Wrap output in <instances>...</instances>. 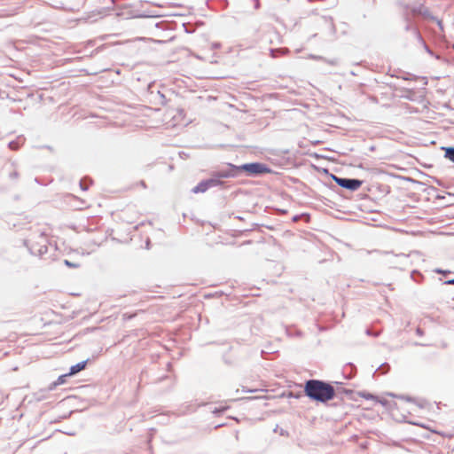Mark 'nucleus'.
I'll return each instance as SVG.
<instances>
[{
    "label": "nucleus",
    "instance_id": "f257e3e1",
    "mask_svg": "<svg viewBox=\"0 0 454 454\" xmlns=\"http://www.w3.org/2000/svg\"><path fill=\"white\" fill-rule=\"evenodd\" d=\"M337 390L328 382L320 380H309L305 382V395L311 400L319 403H327L334 398Z\"/></svg>",
    "mask_w": 454,
    "mask_h": 454
},
{
    "label": "nucleus",
    "instance_id": "f03ea898",
    "mask_svg": "<svg viewBox=\"0 0 454 454\" xmlns=\"http://www.w3.org/2000/svg\"><path fill=\"white\" fill-rule=\"evenodd\" d=\"M24 244L34 255L43 257L48 252L49 241L43 231L33 232Z\"/></svg>",
    "mask_w": 454,
    "mask_h": 454
},
{
    "label": "nucleus",
    "instance_id": "7ed1b4c3",
    "mask_svg": "<svg viewBox=\"0 0 454 454\" xmlns=\"http://www.w3.org/2000/svg\"><path fill=\"white\" fill-rule=\"evenodd\" d=\"M239 173L241 171L247 172V176H257L264 173H270V169L263 163L251 162L239 166Z\"/></svg>",
    "mask_w": 454,
    "mask_h": 454
},
{
    "label": "nucleus",
    "instance_id": "20e7f679",
    "mask_svg": "<svg viewBox=\"0 0 454 454\" xmlns=\"http://www.w3.org/2000/svg\"><path fill=\"white\" fill-rule=\"evenodd\" d=\"M333 179L339 186L352 192L358 190L363 184L361 180L356 178H343L333 176Z\"/></svg>",
    "mask_w": 454,
    "mask_h": 454
},
{
    "label": "nucleus",
    "instance_id": "39448f33",
    "mask_svg": "<svg viewBox=\"0 0 454 454\" xmlns=\"http://www.w3.org/2000/svg\"><path fill=\"white\" fill-rule=\"evenodd\" d=\"M216 174V176L220 178H230V177H236L239 175V166L233 165V164H228L226 168L220 169L218 171L215 172Z\"/></svg>",
    "mask_w": 454,
    "mask_h": 454
},
{
    "label": "nucleus",
    "instance_id": "423d86ee",
    "mask_svg": "<svg viewBox=\"0 0 454 454\" xmlns=\"http://www.w3.org/2000/svg\"><path fill=\"white\" fill-rule=\"evenodd\" d=\"M70 376L69 373H66V374H63V375H60L59 376V378L57 379V380L51 382L48 387H47V390L48 391H52L54 390L59 385H62L66 382V379Z\"/></svg>",
    "mask_w": 454,
    "mask_h": 454
},
{
    "label": "nucleus",
    "instance_id": "0eeeda50",
    "mask_svg": "<svg viewBox=\"0 0 454 454\" xmlns=\"http://www.w3.org/2000/svg\"><path fill=\"white\" fill-rule=\"evenodd\" d=\"M87 362L88 360H84V361H82L74 365H72L70 367V370H69V375L72 376V375H74L76 374L77 372H81L82 370H83L85 367H86V364H87Z\"/></svg>",
    "mask_w": 454,
    "mask_h": 454
},
{
    "label": "nucleus",
    "instance_id": "6e6552de",
    "mask_svg": "<svg viewBox=\"0 0 454 454\" xmlns=\"http://www.w3.org/2000/svg\"><path fill=\"white\" fill-rule=\"evenodd\" d=\"M208 189H209V186H208L207 180H203V181L200 182L196 186H194L192 191L193 193H199V192H205Z\"/></svg>",
    "mask_w": 454,
    "mask_h": 454
},
{
    "label": "nucleus",
    "instance_id": "1a4fd4ad",
    "mask_svg": "<svg viewBox=\"0 0 454 454\" xmlns=\"http://www.w3.org/2000/svg\"><path fill=\"white\" fill-rule=\"evenodd\" d=\"M412 12L414 14H419V15H422L426 18H428V19H431V17H433L431 14H430V12L425 8L424 6H419V7H415L412 9Z\"/></svg>",
    "mask_w": 454,
    "mask_h": 454
},
{
    "label": "nucleus",
    "instance_id": "9d476101",
    "mask_svg": "<svg viewBox=\"0 0 454 454\" xmlns=\"http://www.w3.org/2000/svg\"><path fill=\"white\" fill-rule=\"evenodd\" d=\"M413 35H415L419 43L424 47L427 52H428L430 55H433L432 51L428 48L418 29H413Z\"/></svg>",
    "mask_w": 454,
    "mask_h": 454
},
{
    "label": "nucleus",
    "instance_id": "9b49d317",
    "mask_svg": "<svg viewBox=\"0 0 454 454\" xmlns=\"http://www.w3.org/2000/svg\"><path fill=\"white\" fill-rule=\"evenodd\" d=\"M209 188L220 186L223 184V182L220 180L216 174L214 172L211 178L206 179Z\"/></svg>",
    "mask_w": 454,
    "mask_h": 454
},
{
    "label": "nucleus",
    "instance_id": "f8f14e48",
    "mask_svg": "<svg viewBox=\"0 0 454 454\" xmlns=\"http://www.w3.org/2000/svg\"><path fill=\"white\" fill-rule=\"evenodd\" d=\"M445 157L454 163V147L445 148Z\"/></svg>",
    "mask_w": 454,
    "mask_h": 454
},
{
    "label": "nucleus",
    "instance_id": "ddd939ff",
    "mask_svg": "<svg viewBox=\"0 0 454 454\" xmlns=\"http://www.w3.org/2000/svg\"><path fill=\"white\" fill-rule=\"evenodd\" d=\"M389 369H390V365L387 363L382 364L378 368V370H380L383 374L387 373L389 371Z\"/></svg>",
    "mask_w": 454,
    "mask_h": 454
},
{
    "label": "nucleus",
    "instance_id": "4468645a",
    "mask_svg": "<svg viewBox=\"0 0 454 454\" xmlns=\"http://www.w3.org/2000/svg\"><path fill=\"white\" fill-rule=\"evenodd\" d=\"M8 146L12 150H18L20 148V143L18 141H11Z\"/></svg>",
    "mask_w": 454,
    "mask_h": 454
},
{
    "label": "nucleus",
    "instance_id": "2eb2a0df",
    "mask_svg": "<svg viewBox=\"0 0 454 454\" xmlns=\"http://www.w3.org/2000/svg\"><path fill=\"white\" fill-rule=\"evenodd\" d=\"M19 177V172L14 168L13 170L10 171L9 173V178L12 180H16Z\"/></svg>",
    "mask_w": 454,
    "mask_h": 454
},
{
    "label": "nucleus",
    "instance_id": "dca6fc26",
    "mask_svg": "<svg viewBox=\"0 0 454 454\" xmlns=\"http://www.w3.org/2000/svg\"><path fill=\"white\" fill-rule=\"evenodd\" d=\"M286 51L282 50V49H271L270 50V55L272 58H276L277 57V52H281V53H284Z\"/></svg>",
    "mask_w": 454,
    "mask_h": 454
},
{
    "label": "nucleus",
    "instance_id": "f3484780",
    "mask_svg": "<svg viewBox=\"0 0 454 454\" xmlns=\"http://www.w3.org/2000/svg\"><path fill=\"white\" fill-rule=\"evenodd\" d=\"M323 61H325V63L331 65V66H337L338 65V60L336 59H326L324 58Z\"/></svg>",
    "mask_w": 454,
    "mask_h": 454
},
{
    "label": "nucleus",
    "instance_id": "a211bd4d",
    "mask_svg": "<svg viewBox=\"0 0 454 454\" xmlns=\"http://www.w3.org/2000/svg\"><path fill=\"white\" fill-rule=\"evenodd\" d=\"M64 263L69 267V268H78L79 267V264L78 263H74L68 260H65L64 261Z\"/></svg>",
    "mask_w": 454,
    "mask_h": 454
},
{
    "label": "nucleus",
    "instance_id": "6ab92c4d",
    "mask_svg": "<svg viewBox=\"0 0 454 454\" xmlns=\"http://www.w3.org/2000/svg\"><path fill=\"white\" fill-rule=\"evenodd\" d=\"M326 20H328L330 22V25H331V31L333 34L335 33L336 29H335V26L333 24V19L330 17V18H325Z\"/></svg>",
    "mask_w": 454,
    "mask_h": 454
},
{
    "label": "nucleus",
    "instance_id": "aec40b11",
    "mask_svg": "<svg viewBox=\"0 0 454 454\" xmlns=\"http://www.w3.org/2000/svg\"><path fill=\"white\" fill-rule=\"evenodd\" d=\"M431 20H434L436 23H437V26L439 27V28L441 30H443V26H442V20H438L437 18L435 17H431Z\"/></svg>",
    "mask_w": 454,
    "mask_h": 454
},
{
    "label": "nucleus",
    "instance_id": "412c9836",
    "mask_svg": "<svg viewBox=\"0 0 454 454\" xmlns=\"http://www.w3.org/2000/svg\"><path fill=\"white\" fill-rule=\"evenodd\" d=\"M309 59H314V60H323L324 59V57L322 56H318V55H313V54H310L309 56Z\"/></svg>",
    "mask_w": 454,
    "mask_h": 454
},
{
    "label": "nucleus",
    "instance_id": "4be33fe9",
    "mask_svg": "<svg viewBox=\"0 0 454 454\" xmlns=\"http://www.w3.org/2000/svg\"><path fill=\"white\" fill-rule=\"evenodd\" d=\"M80 187L83 191H87L88 188H89V186L87 184H85V180H81L80 181Z\"/></svg>",
    "mask_w": 454,
    "mask_h": 454
},
{
    "label": "nucleus",
    "instance_id": "5701e85b",
    "mask_svg": "<svg viewBox=\"0 0 454 454\" xmlns=\"http://www.w3.org/2000/svg\"><path fill=\"white\" fill-rule=\"evenodd\" d=\"M416 333H417L419 336H422V335L424 334V331H423L421 328L418 327V328L416 329Z\"/></svg>",
    "mask_w": 454,
    "mask_h": 454
},
{
    "label": "nucleus",
    "instance_id": "b1692460",
    "mask_svg": "<svg viewBox=\"0 0 454 454\" xmlns=\"http://www.w3.org/2000/svg\"><path fill=\"white\" fill-rule=\"evenodd\" d=\"M445 285H454V278L452 279H450V280H446L444 282Z\"/></svg>",
    "mask_w": 454,
    "mask_h": 454
},
{
    "label": "nucleus",
    "instance_id": "393cba45",
    "mask_svg": "<svg viewBox=\"0 0 454 454\" xmlns=\"http://www.w3.org/2000/svg\"><path fill=\"white\" fill-rule=\"evenodd\" d=\"M435 272L439 273V274H446L447 273L446 271H443L442 270H440V269L435 270Z\"/></svg>",
    "mask_w": 454,
    "mask_h": 454
},
{
    "label": "nucleus",
    "instance_id": "a878e982",
    "mask_svg": "<svg viewBox=\"0 0 454 454\" xmlns=\"http://www.w3.org/2000/svg\"><path fill=\"white\" fill-rule=\"evenodd\" d=\"M405 29L406 30H410L411 29L413 31L414 28H411V25L410 24H407L406 27H405Z\"/></svg>",
    "mask_w": 454,
    "mask_h": 454
},
{
    "label": "nucleus",
    "instance_id": "bb28decb",
    "mask_svg": "<svg viewBox=\"0 0 454 454\" xmlns=\"http://www.w3.org/2000/svg\"><path fill=\"white\" fill-rule=\"evenodd\" d=\"M149 247H150V240L147 239V241H146V248L149 249Z\"/></svg>",
    "mask_w": 454,
    "mask_h": 454
},
{
    "label": "nucleus",
    "instance_id": "cd10ccee",
    "mask_svg": "<svg viewBox=\"0 0 454 454\" xmlns=\"http://www.w3.org/2000/svg\"><path fill=\"white\" fill-rule=\"evenodd\" d=\"M366 333H367L368 335L372 334V332H371V330H366Z\"/></svg>",
    "mask_w": 454,
    "mask_h": 454
},
{
    "label": "nucleus",
    "instance_id": "c85d7f7f",
    "mask_svg": "<svg viewBox=\"0 0 454 454\" xmlns=\"http://www.w3.org/2000/svg\"><path fill=\"white\" fill-rule=\"evenodd\" d=\"M415 345H416V346H424V344L418 343V342H415Z\"/></svg>",
    "mask_w": 454,
    "mask_h": 454
},
{
    "label": "nucleus",
    "instance_id": "c756f323",
    "mask_svg": "<svg viewBox=\"0 0 454 454\" xmlns=\"http://www.w3.org/2000/svg\"><path fill=\"white\" fill-rule=\"evenodd\" d=\"M343 392H345L346 394H350L351 393L350 390H343Z\"/></svg>",
    "mask_w": 454,
    "mask_h": 454
},
{
    "label": "nucleus",
    "instance_id": "7c9ffc66",
    "mask_svg": "<svg viewBox=\"0 0 454 454\" xmlns=\"http://www.w3.org/2000/svg\"><path fill=\"white\" fill-rule=\"evenodd\" d=\"M160 98H161L162 99H164V98H165L164 95H162V94H160Z\"/></svg>",
    "mask_w": 454,
    "mask_h": 454
}]
</instances>
